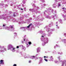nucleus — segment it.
I'll return each mask as SVG.
<instances>
[{"label":"nucleus","instance_id":"1","mask_svg":"<svg viewBox=\"0 0 66 66\" xmlns=\"http://www.w3.org/2000/svg\"><path fill=\"white\" fill-rule=\"evenodd\" d=\"M4 61L3 60H1L0 61V64H4Z\"/></svg>","mask_w":66,"mask_h":66},{"label":"nucleus","instance_id":"2","mask_svg":"<svg viewBox=\"0 0 66 66\" xmlns=\"http://www.w3.org/2000/svg\"><path fill=\"white\" fill-rule=\"evenodd\" d=\"M32 24L31 23L30 24H29L28 26L27 27V28H30V27L31 26H32Z\"/></svg>","mask_w":66,"mask_h":66},{"label":"nucleus","instance_id":"3","mask_svg":"<svg viewBox=\"0 0 66 66\" xmlns=\"http://www.w3.org/2000/svg\"><path fill=\"white\" fill-rule=\"evenodd\" d=\"M11 47H12V45H9L8 46V48H11Z\"/></svg>","mask_w":66,"mask_h":66},{"label":"nucleus","instance_id":"4","mask_svg":"<svg viewBox=\"0 0 66 66\" xmlns=\"http://www.w3.org/2000/svg\"><path fill=\"white\" fill-rule=\"evenodd\" d=\"M35 56H31V58L32 59H33L35 58Z\"/></svg>","mask_w":66,"mask_h":66},{"label":"nucleus","instance_id":"5","mask_svg":"<svg viewBox=\"0 0 66 66\" xmlns=\"http://www.w3.org/2000/svg\"><path fill=\"white\" fill-rule=\"evenodd\" d=\"M28 43L29 45H31L32 44V43H31V42H28Z\"/></svg>","mask_w":66,"mask_h":66},{"label":"nucleus","instance_id":"6","mask_svg":"<svg viewBox=\"0 0 66 66\" xmlns=\"http://www.w3.org/2000/svg\"><path fill=\"white\" fill-rule=\"evenodd\" d=\"M44 60H45L46 62H48V60L46 59H44Z\"/></svg>","mask_w":66,"mask_h":66},{"label":"nucleus","instance_id":"7","mask_svg":"<svg viewBox=\"0 0 66 66\" xmlns=\"http://www.w3.org/2000/svg\"><path fill=\"white\" fill-rule=\"evenodd\" d=\"M17 66V65L16 64H14L13 65V66Z\"/></svg>","mask_w":66,"mask_h":66},{"label":"nucleus","instance_id":"8","mask_svg":"<svg viewBox=\"0 0 66 66\" xmlns=\"http://www.w3.org/2000/svg\"><path fill=\"white\" fill-rule=\"evenodd\" d=\"M29 63H30L31 62V60L29 61Z\"/></svg>","mask_w":66,"mask_h":66},{"label":"nucleus","instance_id":"9","mask_svg":"<svg viewBox=\"0 0 66 66\" xmlns=\"http://www.w3.org/2000/svg\"><path fill=\"white\" fill-rule=\"evenodd\" d=\"M16 48H17V49H18V48H19V46H17L16 47Z\"/></svg>","mask_w":66,"mask_h":66},{"label":"nucleus","instance_id":"10","mask_svg":"<svg viewBox=\"0 0 66 66\" xmlns=\"http://www.w3.org/2000/svg\"><path fill=\"white\" fill-rule=\"evenodd\" d=\"M15 48L14 47V48H13V50H15Z\"/></svg>","mask_w":66,"mask_h":66},{"label":"nucleus","instance_id":"11","mask_svg":"<svg viewBox=\"0 0 66 66\" xmlns=\"http://www.w3.org/2000/svg\"><path fill=\"white\" fill-rule=\"evenodd\" d=\"M11 28H13V26H11Z\"/></svg>","mask_w":66,"mask_h":66},{"label":"nucleus","instance_id":"12","mask_svg":"<svg viewBox=\"0 0 66 66\" xmlns=\"http://www.w3.org/2000/svg\"><path fill=\"white\" fill-rule=\"evenodd\" d=\"M13 16H14V17H16V15H15L14 14L13 15Z\"/></svg>","mask_w":66,"mask_h":66},{"label":"nucleus","instance_id":"13","mask_svg":"<svg viewBox=\"0 0 66 66\" xmlns=\"http://www.w3.org/2000/svg\"><path fill=\"white\" fill-rule=\"evenodd\" d=\"M3 27H5V25L3 24Z\"/></svg>","mask_w":66,"mask_h":66},{"label":"nucleus","instance_id":"14","mask_svg":"<svg viewBox=\"0 0 66 66\" xmlns=\"http://www.w3.org/2000/svg\"><path fill=\"white\" fill-rule=\"evenodd\" d=\"M46 56H44V58H46Z\"/></svg>","mask_w":66,"mask_h":66},{"label":"nucleus","instance_id":"15","mask_svg":"<svg viewBox=\"0 0 66 66\" xmlns=\"http://www.w3.org/2000/svg\"><path fill=\"white\" fill-rule=\"evenodd\" d=\"M21 10H23V9H21Z\"/></svg>","mask_w":66,"mask_h":66},{"label":"nucleus","instance_id":"16","mask_svg":"<svg viewBox=\"0 0 66 66\" xmlns=\"http://www.w3.org/2000/svg\"><path fill=\"white\" fill-rule=\"evenodd\" d=\"M59 6H61V5H60V4H59Z\"/></svg>","mask_w":66,"mask_h":66},{"label":"nucleus","instance_id":"17","mask_svg":"<svg viewBox=\"0 0 66 66\" xmlns=\"http://www.w3.org/2000/svg\"><path fill=\"white\" fill-rule=\"evenodd\" d=\"M64 9V7H63L62 8V9Z\"/></svg>","mask_w":66,"mask_h":66},{"label":"nucleus","instance_id":"18","mask_svg":"<svg viewBox=\"0 0 66 66\" xmlns=\"http://www.w3.org/2000/svg\"><path fill=\"white\" fill-rule=\"evenodd\" d=\"M51 58H52V56H51Z\"/></svg>","mask_w":66,"mask_h":66},{"label":"nucleus","instance_id":"19","mask_svg":"<svg viewBox=\"0 0 66 66\" xmlns=\"http://www.w3.org/2000/svg\"><path fill=\"white\" fill-rule=\"evenodd\" d=\"M26 40V39H24V41H25V40Z\"/></svg>","mask_w":66,"mask_h":66},{"label":"nucleus","instance_id":"20","mask_svg":"<svg viewBox=\"0 0 66 66\" xmlns=\"http://www.w3.org/2000/svg\"><path fill=\"white\" fill-rule=\"evenodd\" d=\"M42 36L43 37H44L43 36Z\"/></svg>","mask_w":66,"mask_h":66},{"label":"nucleus","instance_id":"21","mask_svg":"<svg viewBox=\"0 0 66 66\" xmlns=\"http://www.w3.org/2000/svg\"><path fill=\"white\" fill-rule=\"evenodd\" d=\"M46 57V58H48V56Z\"/></svg>","mask_w":66,"mask_h":66},{"label":"nucleus","instance_id":"22","mask_svg":"<svg viewBox=\"0 0 66 66\" xmlns=\"http://www.w3.org/2000/svg\"><path fill=\"white\" fill-rule=\"evenodd\" d=\"M56 26H57V25H56Z\"/></svg>","mask_w":66,"mask_h":66},{"label":"nucleus","instance_id":"23","mask_svg":"<svg viewBox=\"0 0 66 66\" xmlns=\"http://www.w3.org/2000/svg\"><path fill=\"white\" fill-rule=\"evenodd\" d=\"M65 10H66V9H65Z\"/></svg>","mask_w":66,"mask_h":66}]
</instances>
